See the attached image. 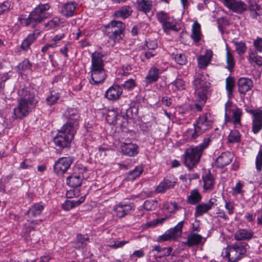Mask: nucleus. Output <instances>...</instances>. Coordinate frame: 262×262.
Segmentation results:
<instances>
[{"instance_id":"obj_1","label":"nucleus","mask_w":262,"mask_h":262,"mask_svg":"<svg viewBox=\"0 0 262 262\" xmlns=\"http://www.w3.org/2000/svg\"><path fill=\"white\" fill-rule=\"evenodd\" d=\"M18 104L13 110L12 117L21 119L26 117L35 107L34 93L29 84L20 86L18 90Z\"/></svg>"},{"instance_id":"obj_2","label":"nucleus","mask_w":262,"mask_h":262,"mask_svg":"<svg viewBox=\"0 0 262 262\" xmlns=\"http://www.w3.org/2000/svg\"><path fill=\"white\" fill-rule=\"evenodd\" d=\"M206 67H199L198 73L195 74L193 85L196 96L195 108L199 111L202 110L208 97L210 95L211 84L208 75L200 71Z\"/></svg>"},{"instance_id":"obj_3","label":"nucleus","mask_w":262,"mask_h":262,"mask_svg":"<svg viewBox=\"0 0 262 262\" xmlns=\"http://www.w3.org/2000/svg\"><path fill=\"white\" fill-rule=\"evenodd\" d=\"M213 122V117L210 113H205L201 116L196 123L193 124V129H188L185 132L188 139H193L205 131L210 128Z\"/></svg>"},{"instance_id":"obj_4","label":"nucleus","mask_w":262,"mask_h":262,"mask_svg":"<svg viewBox=\"0 0 262 262\" xmlns=\"http://www.w3.org/2000/svg\"><path fill=\"white\" fill-rule=\"evenodd\" d=\"M210 140L209 138H205L199 145L187 148L185 152L184 163L191 169L199 161L203 150L208 147Z\"/></svg>"},{"instance_id":"obj_5","label":"nucleus","mask_w":262,"mask_h":262,"mask_svg":"<svg viewBox=\"0 0 262 262\" xmlns=\"http://www.w3.org/2000/svg\"><path fill=\"white\" fill-rule=\"evenodd\" d=\"M50 8L49 4H40L30 13L27 18H21V24L26 26L34 28L36 25L47 17L46 12Z\"/></svg>"},{"instance_id":"obj_6","label":"nucleus","mask_w":262,"mask_h":262,"mask_svg":"<svg viewBox=\"0 0 262 262\" xmlns=\"http://www.w3.org/2000/svg\"><path fill=\"white\" fill-rule=\"evenodd\" d=\"M76 132L74 125L64 124L54 138L55 144L61 148L68 147L71 144Z\"/></svg>"},{"instance_id":"obj_7","label":"nucleus","mask_w":262,"mask_h":262,"mask_svg":"<svg viewBox=\"0 0 262 262\" xmlns=\"http://www.w3.org/2000/svg\"><path fill=\"white\" fill-rule=\"evenodd\" d=\"M246 244H236L228 246L222 252V255L230 262H236L246 252Z\"/></svg>"},{"instance_id":"obj_8","label":"nucleus","mask_w":262,"mask_h":262,"mask_svg":"<svg viewBox=\"0 0 262 262\" xmlns=\"http://www.w3.org/2000/svg\"><path fill=\"white\" fill-rule=\"evenodd\" d=\"M156 17L158 20L161 24L164 32H167L169 30L178 31L179 30L177 20L168 13L161 11L157 12Z\"/></svg>"},{"instance_id":"obj_9","label":"nucleus","mask_w":262,"mask_h":262,"mask_svg":"<svg viewBox=\"0 0 262 262\" xmlns=\"http://www.w3.org/2000/svg\"><path fill=\"white\" fill-rule=\"evenodd\" d=\"M106 28L109 38L116 41L121 38L125 25L120 21L114 20L107 25Z\"/></svg>"},{"instance_id":"obj_10","label":"nucleus","mask_w":262,"mask_h":262,"mask_svg":"<svg viewBox=\"0 0 262 262\" xmlns=\"http://www.w3.org/2000/svg\"><path fill=\"white\" fill-rule=\"evenodd\" d=\"M184 223V221L180 222L173 228H170L166 231L163 234L159 236L158 241L159 242H164L177 239L182 235V228Z\"/></svg>"},{"instance_id":"obj_11","label":"nucleus","mask_w":262,"mask_h":262,"mask_svg":"<svg viewBox=\"0 0 262 262\" xmlns=\"http://www.w3.org/2000/svg\"><path fill=\"white\" fill-rule=\"evenodd\" d=\"M107 122L111 124L116 125L122 127L126 120L124 114L122 111L118 108L109 110L106 117Z\"/></svg>"},{"instance_id":"obj_12","label":"nucleus","mask_w":262,"mask_h":262,"mask_svg":"<svg viewBox=\"0 0 262 262\" xmlns=\"http://www.w3.org/2000/svg\"><path fill=\"white\" fill-rule=\"evenodd\" d=\"M90 73V82L93 84L102 82L106 77V71L103 67H91Z\"/></svg>"},{"instance_id":"obj_13","label":"nucleus","mask_w":262,"mask_h":262,"mask_svg":"<svg viewBox=\"0 0 262 262\" xmlns=\"http://www.w3.org/2000/svg\"><path fill=\"white\" fill-rule=\"evenodd\" d=\"M72 162L73 159L71 157L60 158L55 163L54 170L58 174H62L68 170Z\"/></svg>"},{"instance_id":"obj_14","label":"nucleus","mask_w":262,"mask_h":262,"mask_svg":"<svg viewBox=\"0 0 262 262\" xmlns=\"http://www.w3.org/2000/svg\"><path fill=\"white\" fill-rule=\"evenodd\" d=\"M230 113H232V119L233 120V124L235 126L237 127L238 126H241V117L243 115L242 110L236 107L230 108L227 107V104H226L225 109L226 122L230 121V118L229 116H228V114Z\"/></svg>"},{"instance_id":"obj_15","label":"nucleus","mask_w":262,"mask_h":262,"mask_svg":"<svg viewBox=\"0 0 262 262\" xmlns=\"http://www.w3.org/2000/svg\"><path fill=\"white\" fill-rule=\"evenodd\" d=\"M224 5L236 13L241 14L247 10V5L241 0H223Z\"/></svg>"},{"instance_id":"obj_16","label":"nucleus","mask_w":262,"mask_h":262,"mask_svg":"<svg viewBox=\"0 0 262 262\" xmlns=\"http://www.w3.org/2000/svg\"><path fill=\"white\" fill-rule=\"evenodd\" d=\"M85 170V167L82 168L79 170L78 173L75 172L72 175L69 176L67 179V184L72 187H76L80 186L84 177L83 171H84Z\"/></svg>"},{"instance_id":"obj_17","label":"nucleus","mask_w":262,"mask_h":262,"mask_svg":"<svg viewBox=\"0 0 262 262\" xmlns=\"http://www.w3.org/2000/svg\"><path fill=\"white\" fill-rule=\"evenodd\" d=\"M122 94V89L118 85H113L105 92V97L110 100L114 101L119 98Z\"/></svg>"},{"instance_id":"obj_18","label":"nucleus","mask_w":262,"mask_h":262,"mask_svg":"<svg viewBox=\"0 0 262 262\" xmlns=\"http://www.w3.org/2000/svg\"><path fill=\"white\" fill-rule=\"evenodd\" d=\"M64 116L68 119V121L66 124L74 125V129L76 130L79 118L77 111L73 108H68L64 113Z\"/></svg>"},{"instance_id":"obj_19","label":"nucleus","mask_w":262,"mask_h":262,"mask_svg":"<svg viewBox=\"0 0 262 262\" xmlns=\"http://www.w3.org/2000/svg\"><path fill=\"white\" fill-rule=\"evenodd\" d=\"M132 209L130 204L120 203L114 208V214L118 217H123Z\"/></svg>"},{"instance_id":"obj_20","label":"nucleus","mask_w":262,"mask_h":262,"mask_svg":"<svg viewBox=\"0 0 262 262\" xmlns=\"http://www.w3.org/2000/svg\"><path fill=\"white\" fill-rule=\"evenodd\" d=\"M121 149L124 155L130 157H134L139 152L138 146L132 143H124L121 145Z\"/></svg>"},{"instance_id":"obj_21","label":"nucleus","mask_w":262,"mask_h":262,"mask_svg":"<svg viewBox=\"0 0 262 262\" xmlns=\"http://www.w3.org/2000/svg\"><path fill=\"white\" fill-rule=\"evenodd\" d=\"M262 130V112L255 113V117L252 118V132L257 134Z\"/></svg>"},{"instance_id":"obj_22","label":"nucleus","mask_w":262,"mask_h":262,"mask_svg":"<svg viewBox=\"0 0 262 262\" xmlns=\"http://www.w3.org/2000/svg\"><path fill=\"white\" fill-rule=\"evenodd\" d=\"M238 86L239 92L246 94L253 86V81L248 78H241L238 80Z\"/></svg>"},{"instance_id":"obj_23","label":"nucleus","mask_w":262,"mask_h":262,"mask_svg":"<svg viewBox=\"0 0 262 262\" xmlns=\"http://www.w3.org/2000/svg\"><path fill=\"white\" fill-rule=\"evenodd\" d=\"M247 3L250 12V16L253 19H256L257 16L262 15V9L254 0H248Z\"/></svg>"},{"instance_id":"obj_24","label":"nucleus","mask_w":262,"mask_h":262,"mask_svg":"<svg viewBox=\"0 0 262 262\" xmlns=\"http://www.w3.org/2000/svg\"><path fill=\"white\" fill-rule=\"evenodd\" d=\"M203 237L196 233H191L187 237L186 241L182 244L189 247L201 244Z\"/></svg>"},{"instance_id":"obj_25","label":"nucleus","mask_w":262,"mask_h":262,"mask_svg":"<svg viewBox=\"0 0 262 262\" xmlns=\"http://www.w3.org/2000/svg\"><path fill=\"white\" fill-rule=\"evenodd\" d=\"M253 232L250 229H239L234 234V238L236 241L248 240L253 236Z\"/></svg>"},{"instance_id":"obj_26","label":"nucleus","mask_w":262,"mask_h":262,"mask_svg":"<svg viewBox=\"0 0 262 262\" xmlns=\"http://www.w3.org/2000/svg\"><path fill=\"white\" fill-rule=\"evenodd\" d=\"M161 72L156 67H151L145 77V81L147 84L158 81Z\"/></svg>"},{"instance_id":"obj_27","label":"nucleus","mask_w":262,"mask_h":262,"mask_svg":"<svg viewBox=\"0 0 262 262\" xmlns=\"http://www.w3.org/2000/svg\"><path fill=\"white\" fill-rule=\"evenodd\" d=\"M232 155L229 152L222 153L216 160L217 167H222L229 164L232 161Z\"/></svg>"},{"instance_id":"obj_28","label":"nucleus","mask_w":262,"mask_h":262,"mask_svg":"<svg viewBox=\"0 0 262 262\" xmlns=\"http://www.w3.org/2000/svg\"><path fill=\"white\" fill-rule=\"evenodd\" d=\"M214 202L210 200L206 203H202L197 205L195 207V216L197 217L206 213L212 208Z\"/></svg>"},{"instance_id":"obj_29","label":"nucleus","mask_w":262,"mask_h":262,"mask_svg":"<svg viewBox=\"0 0 262 262\" xmlns=\"http://www.w3.org/2000/svg\"><path fill=\"white\" fill-rule=\"evenodd\" d=\"M202 36L201 25L198 22L195 21L192 25L191 38L195 43H197L201 40Z\"/></svg>"},{"instance_id":"obj_30","label":"nucleus","mask_w":262,"mask_h":262,"mask_svg":"<svg viewBox=\"0 0 262 262\" xmlns=\"http://www.w3.org/2000/svg\"><path fill=\"white\" fill-rule=\"evenodd\" d=\"M76 8V4L73 2L65 4L61 9V13L66 17H70L74 15Z\"/></svg>"},{"instance_id":"obj_31","label":"nucleus","mask_w":262,"mask_h":262,"mask_svg":"<svg viewBox=\"0 0 262 262\" xmlns=\"http://www.w3.org/2000/svg\"><path fill=\"white\" fill-rule=\"evenodd\" d=\"M213 56V52L210 49L205 51L204 55H202L198 57V62L199 66H208Z\"/></svg>"},{"instance_id":"obj_32","label":"nucleus","mask_w":262,"mask_h":262,"mask_svg":"<svg viewBox=\"0 0 262 262\" xmlns=\"http://www.w3.org/2000/svg\"><path fill=\"white\" fill-rule=\"evenodd\" d=\"M85 199L84 196H81L79 199L76 200H66L62 204V208L65 210H70L83 203Z\"/></svg>"},{"instance_id":"obj_33","label":"nucleus","mask_w":262,"mask_h":262,"mask_svg":"<svg viewBox=\"0 0 262 262\" xmlns=\"http://www.w3.org/2000/svg\"><path fill=\"white\" fill-rule=\"evenodd\" d=\"M133 10L132 8L128 5H125L121 7L120 9L116 11L114 15L116 17L125 19L128 17L132 13Z\"/></svg>"},{"instance_id":"obj_34","label":"nucleus","mask_w":262,"mask_h":262,"mask_svg":"<svg viewBox=\"0 0 262 262\" xmlns=\"http://www.w3.org/2000/svg\"><path fill=\"white\" fill-rule=\"evenodd\" d=\"M204 185L203 188L205 191H211L214 186V179L210 173L206 174L203 177Z\"/></svg>"},{"instance_id":"obj_35","label":"nucleus","mask_w":262,"mask_h":262,"mask_svg":"<svg viewBox=\"0 0 262 262\" xmlns=\"http://www.w3.org/2000/svg\"><path fill=\"white\" fill-rule=\"evenodd\" d=\"M146 45L147 46V49L149 50H151L152 51H149L145 53V56H146L147 58L154 56L155 55V53H154L153 51L157 49L158 47L157 40L156 39H149L147 41H146Z\"/></svg>"},{"instance_id":"obj_36","label":"nucleus","mask_w":262,"mask_h":262,"mask_svg":"<svg viewBox=\"0 0 262 262\" xmlns=\"http://www.w3.org/2000/svg\"><path fill=\"white\" fill-rule=\"evenodd\" d=\"M202 199V196L197 189L191 191L190 194L187 197V201L189 204H195L199 203Z\"/></svg>"},{"instance_id":"obj_37","label":"nucleus","mask_w":262,"mask_h":262,"mask_svg":"<svg viewBox=\"0 0 262 262\" xmlns=\"http://www.w3.org/2000/svg\"><path fill=\"white\" fill-rule=\"evenodd\" d=\"M138 9L145 13L149 12L152 7V3L150 1L146 0L138 1Z\"/></svg>"},{"instance_id":"obj_38","label":"nucleus","mask_w":262,"mask_h":262,"mask_svg":"<svg viewBox=\"0 0 262 262\" xmlns=\"http://www.w3.org/2000/svg\"><path fill=\"white\" fill-rule=\"evenodd\" d=\"M103 55L99 52H95L92 55V66H103Z\"/></svg>"},{"instance_id":"obj_39","label":"nucleus","mask_w":262,"mask_h":262,"mask_svg":"<svg viewBox=\"0 0 262 262\" xmlns=\"http://www.w3.org/2000/svg\"><path fill=\"white\" fill-rule=\"evenodd\" d=\"M43 207L39 204H36L32 206L28 211L29 215L33 216H36L40 215L43 210Z\"/></svg>"},{"instance_id":"obj_40","label":"nucleus","mask_w":262,"mask_h":262,"mask_svg":"<svg viewBox=\"0 0 262 262\" xmlns=\"http://www.w3.org/2000/svg\"><path fill=\"white\" fill-rule=\"evenodd\" d=\"M143 172V168L141 166H137L135 169L128 172V179L130 180H134L139 177Z\"/></svg>"},{"instance_id":"obj_41","label":"nucleus","mask_w":262,"mask_h":262,"mask_svg":"<svg viewBox=\"0 0 262 262\" xmlns=\"http://www.w3.org/2000/svg\"><path fill=\"white\" fill-rule=\"evenodd\" d=\"M228 141L230 143L238 142L241 140V135L237 130H231L228 136Z\"/></svg>"},{"instance_id":"obj_42","label":"nucleus","mask_w":262,"mask_h":262,"mask_svg":"<svg viewBox=\"0 0 262 262\" xmlns=\"http://www.w3.org/2000/svg\"><path fill=\"white\" fill-rule=\"evenodd\" d=\"M234 85L235 81L234 79L231 77H227L226 80V89L229 97L231 95Z\"/></svg>"},{"instance_id":"obj_43","label":"nucleus","mask_w":262,"mask_h":262,"mask_svg":"<svg viewBox=\"0 0 262 262\" xmlns=\"http://www.w3.org/2000/svg\"><path fill=\"white\" fill-rule=\"evenodd\" d=\"M164 183L169 189L174 187L177 183V179L172 175L167 176L163 180Z\"/></svg>"},{"instance_id":"obj_44","label":"nucleus","mask_w":262,"mask_h":262,"mask_svg":"<svg viewBox=\"0 0 262 262\" xmlns=\"http://www.w3.org/2000/svg\"><path fill=\"white\" fill-rule=\"evenodd\" d=\"M244 185L243 182L241 181L237 182L235 186L232 188V194L234 196L238 194H242L244 192L243 190Z\"/></svg>"},{"instance_id":"obj_45","label":"nucleus","mask_w":262,"mask_h":262,"mask_svg":"<svg viewBox=\"0 0 262 262\" xmlns=\"http://www.w3.org/2000/svg\"><path fill=\"white\" fill-rule=\"evenodd\" d=\"M233 43L235 46V51L238 55H243L246 52L247 47L244 42L234 41Z\"/></svg>"},{"instance_id":"obj_46","label":"nucleus","mask_w":262,"mask_h":262,"mask_svg":"<svg viewBox=\"0 0 262 262\" xmlns=\"http://www.w3.org/2000/svg\"><path fill=\"white\" fill-rule=\"evenodd\" d=\"M198 178V175L197 174H184L180 176V179L185 182L186 184L190 183L191 180Z\"/></svg>"},{"instance_id":"obj_47","label":"nucleus","mask_w":262,"mask_h":262,"mask_svg":"<svg viewBox=\"0 0 262 262\" xmlns=\"http://www.w3.org/2000/svg\"><path fill=\"white\" fill-rule=\"evenodd\" d=\"M163 208L169 213H174L177 209V205L175 202H166L164 204Z\"/></svg>"},{"instance_id":"obj_48","label":"nucleus","mask_w":262,"mask_h":262,"mask_svg":"<svg viewBox=\"0 0 262 262\" xmlns=\"http://www.w3.org/2000/svg\"><path fill=\"white\" fill-rule=\"evenodd\" d=\"M144 208L148 211L155 210L157 206V202L155 200H146L144 203Z\"/></svg>"},{"instance_id":"obj_49","label":"nucleus","mask_w":262,"mask_h":262,"mask_svg":"<svg viewBox=\"0 0 262 262\" xmlns=\"http://www.w3.org/2000/svg\"><path fill=\"white\" fill-rule=\"evenodd\" d=\"M249 60L252 62L256 63L257 66H262V57L256 55L255 53H251L249 54Z\"/></svg>"},{"instance_id":"obj_50","label":"nucleus","mask_w":262,"mask_h":262,"mask_svg":"<svg viewBox=\"0 0 262 262\" xmlns=\"http://www.w3.org/2000/svg\"><path fill=\"white\" fill-rule=\"evenodd\" d=\"M60 24V19L58 17H54L46 24L45 27L47 29H52L58 26Z\"/></svg>"},{"instance_id":"obj_51","label":"nucleus","mask_w":262,"mask_h":262,"mask_svg":"<svg viewBox=\"0 0 262 262\" xmlns=\"http://www.w3.org/2000/svg\"><path fill=\"white\" fill-rule=\"evenodd\" d=\"M255 166L257 171L262 170V149H260L256 157Z\"/></svg>"},{"instance_id":"obj_52","label":"nucleus","mask_w":262,"mask_h":262,"mask_svg":"<svg viewBox=\"0 0 262 262\" xmlns=\"http://www.w3.org/2000/svg\"><path fill=\"white\" fill-rule=\"evenodd\" d=\"M59 98V95L57 93H52L51 95L48 96L46 101L48 105H52L57 102Z\"/></svg>"},{"instance_id":"obj_53","label":"nucleus","mask_w":262,"mask_h":262,"mask_svg":"<svg viewBox=\"0 0 262 262\" xmlns=\"http://www.w3.org/2000/svg\"><path fill=\"white\" fill-rule=\"evenodd\" d=\"M88 239V238L85 237L81 234L78 235L77 236V247L79 248H84L86 245Z\"/></svg>"},{"instance_id":"obj_54","label":"nucleus","mask_w":262,"mask_h":262,"mask_svg":"<svg viewBox=\"0 0 262 262\" xmlns=\"http://www.w3.org/2000/svg\"><path fill=\"white\" fill-rule=\"evenodd\" d=\"M136 85V82L135 80L133 79L127 80L122 84V86L123 87V88L128 91H130L134 89Z\"/></svg>"},{"instance_id":"obj_55","label":"nucleus","mask_w":262,"mask_h":262,"mask_svg":"<svg viewBox=\"0 0 262 262\" xmlns=\"http://www.w3.org/2000/svg\"><path fill=\"white\" fill-rule=\"evenodd\" d=\"M11 6V3L9 1L0 3V15L8 12L10 10Z\"/></svg>"},{"instance_id":"obj_56","label":"nucleus","mask_w":262,"mask_h":262,"mask_svg":"<svg viewBox=\"0 0 262 262\" xmlns=\"http://www.w3.org/2000/svg\"><path fill=\"white\" fill-rule=\"evenodd\" d=\"M225 208L226 210V213L228 215H231L234 212V203L231 201H225Z\"/></svg>"},{"instance_id":"obj_57","label":"nucleus","mask_w":262,"mask_h":262,"mask_svg":"<svg viewBox=\"0 0 262 262\" xmlns=\"http://www.w3.org/2000/svg\"><path fill=\"white\" fill-rule=\"evenodd\" d=\"M226 60L228 66H234L235 62L233 56L228 47H226Z\"/></svg>"},{"instance_id":"obj_58","label":"nucleus","mask_w":262,"mask_h":262,"mask_svg":"<svg viewBox=\"0 0 262 262\" xmlns=\"http://www.w3.org/2000/svg\"><path fill=\"white\" fill-rule=\"evenodd\" d=\"M40 31L38 30H35L33 33L29 34L26 38L29 42L32 43L40 35Z\"/></svg>"},{"instance_id":"obj_59","label":"nucleus","mask_w":262,"mask_h":262,"mask_svg":"<svg viewBox=\"0 0 262 262\" xmlns=\"http://www.w3.org/2000/svg\"><path fill=\"white\" fill-rule=\"evenodd\" d=\"M174 60L177 64L180 66H183L186 62V57L182 54H177L174 57Z\"/></svg>"},{"instance_id":"obj_60","label":"nucleus","mask_w":262,"mask_h":262,"mask_svg":"<svg viewBox=\"0 0 262 262\" xmlns=\"http://www.w3.org/2000/svg\"><path fill=\"white\" fill-rule=\"evenodd\" d=\"M169 189V188H168V186L163 181L161 182H160L159 183V184L157 186V187L156 188V189H155V191L157 193H164L167 189Z\"/></svg>"},{"instance_id":"obj_61","label":"nucleus","mask_w":262,"mask_h":262,"mask_svg":"<svg viewBox=\"0 0 262 262\" xmlns=\"http://www.w3.org/2000/svg\"><path fill=\"white\" fill-rule=\"evenodd\" d=\"M171 85L172 86H174L176 89L178 90H183L185 89V84L184 81L180 79L176 80L174 82L171 84Z\"/></svg>"},{"instance_id":"obj_62","label":"nucleus","mask_w":262,"mask_h":262,"mask_svg":"<svg viewBox=\"0 0 262 262\" xmlns=\"http://www.w3.org/2000/svg\"><path fill=\"white\" fill-rule=\"evenodd\" d=\"M33 165L32 162L28 159H26L20 164V168L21 169H28Z\"/></svg>"},{"instance_id":"obj_63","label":"nucleus","mask_w":262,"mask_h":262,"mask_svg":"<svg viewBox=\"0 0 262 262\" xmlns=\"http://www.w3.org/2000/svg\"><path fill=\"white\" fill-rule=\"evenodd\" d=\"M254 46L256 49L260 52H262V38H258L254 41Z\"/></svg>"},{"instance_id":"obj_64","label":"nucleus","mask_w":262,"mask_h":262,"mask_svg":"<svg viewBox=\"0 0 262 262\" xmlns=\"http://www.w3.org/2000/svg\"><path fill=\"white\" fill-rule=\"evenodd\" d=\"M216 214L219 217L223 218L225 220H228L229 219L228 214L223 209L219 208Z\"/></svg>"}]
</instances>
